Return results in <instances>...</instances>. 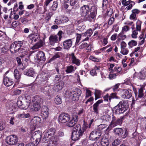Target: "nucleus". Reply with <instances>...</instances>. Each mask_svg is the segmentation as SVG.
Segmentation results:
<instances>
[{
    "instance_id": "1",
    "label": "nucleus",
    "mask_w": 146,
    "mask_h": 146,
    "mask_svg": "<svg viewBox=\"0 0 146 146\" xmlns=\"http://www.w3.org/2000/svg\"><path fill=\"white\" fill-rule=\"evenodd\" d=\"M78 119V116L73 115L72 118L70 119V115L67 113H62L60 114L58 117V122L60 123H66V125L69 127L74 126L77 123Z\"/></svg>"
},
{
    "instance_id": "2",
    "label": "nucleus",
    "mask_w": 146,
    "mask_h": 146,
    "mask_svg": "<svg viewBox=\"0 0 146 146\" xmlns=\"http://www.w3.org/2000/svg\"><path fill=\"white\" fill-rule=\"evenodd\" d=\"M56 130L53 128H50L47 130L45 132L43 141L44 143L48 142L50 140L54 139L55 136H54L56 132Z\"/></svg>"
},
{
    "instance_id": "3",
    "label": "nucleus",
    "mask_w": 146,
    "mask_h": 146,
    "mask_svg": "<svg viewBox=\"0 0 146 146\" xmlns=\"http://www.w3.org/2000/svg\"><path fill=\"white\" fill-rule=\"evenodd\" d=\"M124 101H121L113 109L114 112L116 114L123 113L126 110L127 108L124 105Z\"/></svg>"
},
{
    "instance_id": "4",
    "label": "nucleus",
    "mask_w": 146,
    "mask_h": 146,
    "mask_svg": "<svg viewBox=\"0 0 146 146\" xmlns=\"http://www.w3.org/2000/svg\"><path fill=\"white\" fill-rule=\"evenodd\" d=\"M68 94V96L67 97L72 101H77L79 99V97L81 94V92L80 89H76L73 91L69 92Z\"/></svg>"
},
{
    "instance_id": "5",
    "label": "nucleus",
    "mask_w": 146,
    "mask_h": 146,
    "mask_svg": "<svg viewBox=\"0 0 146 146\" xmlns=\"http://www.w3.org/2000/svg\"><path fill=\"white\" fill-rule=\"evenodd\" d=\"M62 31H60L56 35H51L49 38L50 44L52 45H54L55 43H58L60 41L62 37Z\"/></svg>"
},
{
    "instance_id": "6",
    "label": "nucleus",
    "mask_w": 146,
    "mask_h": 146,
    "mask_svg": "<svg viewBox=\"0 0 146 146\" xmlns=\"http://www.w3.org/2000/svg\"><path fill=\"white\" fill-rule=\"evenodd\" d=\"M85 128L81 127L76 131H73L72 135V139L74 141H76L79 139L82 135L83 133L85 131Z\"/></svg>"
},
{
    "instance_id": "7",
    "label": "nucleus",
    "mask_w": 146,
    "mask_h": 146,
    "mask_svg": "<svg viewBox=\"0 0 146 146\" xmlns=\"http://www.w3.org/2000/svg\"><path fill=\"white\" fill-rule=\"evenodd\" d=\"M31 139L35 140L36 142V146L40 141L42 136V133L39 130L34 132H31Z\"/></svg>"
},
{
    "instance_id": "8",
    "label": "nucleus",
    "mask_w": 146,
    "mask_h": 146,
    "mask_svg": "<svg viewBox=\"0 0 146 146\" xmlns=\"http://www.w3.org/2000/svg\"><path fill=\"white\" fill-rule=\"evenodd\" d=\"M18 139L17 136L14 135H10L7 136L6 139L7 143L10 145H13L17 143Z\"/></svg>"
},
{
    "instance_id": "9",
    "label": "nucleus",
    "mask_w": 146,
    "mask_h": 146,
    "mask_svg": "<svg viewBox=\"0 0 146 146\" xmlns=\"http://www.w3.org/2000/svg\"><path fill=\"white\" fill-rule=\"evenodd\" d=\"M13 43L16 49L18 51L20 50V52L21 53L23 56L27 54L26 51L24 50H22V48H21L23 44V41H15Z\"/></svg>"
},
{
    "instance_id": "10",
    "label": "nucleus",
    "mask_w": 146,
    "mask_h": 146,
    "mask_svg": "<svg viewBox=\"0 0 146 146\" xmlns=\"http://www.w3.org/2000/svg\"><path fill=\"white\" fill-rule=\"evenodd\" d=\"M36 57V60H37V61H36V62L38 63L40 62L42 63L44 62L46 60L45 54L42 51L38 52Z\"/></svg>"
},
{
    "instance_id": "11",
    "label": "nucleus",
    "mask_w": 146,
    "mask_h": 146,
    "mask_svg": "<svg viewBox=\"0 0 146 146\" xmlns=\"http://www.w3.org/2000/svg\"><path fill=\"white\" fill-rule=\"evenodd\" d=\"M142 22L139 20H138L136 23V29L134 30L131 34V36L133 38H136L138 34L137 31H140L141 29V25Z\"/></svg>"
},
{
    "instance_id": "12",
    "label": "nucleus",
    "mask_w": 146,
    "mask_h": 146,
    "mask_svg": "<svg viewBox=\"0 0 146 146\" xmlns=\"http://www.w3.org/2000/svg\"><path fill=\"white\" fill-rule=\"evenodd\" d=\"M64 85V82L60 81L57 83L56 85L51 86L53 92H58L62 89Z\"/></svg>"
},
{
    "instance_id": "13",
    "label": "nucleus",
    "mask_w": 146,
    "mask_h": 146,
    "mask_svg": "<svg viewBox=\"0 0 146 146\" xmlns=\"http://www.w3.org/2000/svg\"><path fill=\"white\" fill-rule=\"evenodd\" d=\"M101 135V133L96 131H93L90 133L89 137L90 139L92 140H98Z\"/></svg>"
},
{
    "instance_id": "14",
    "label": "nucleus",
    "mask_w": 146,
    "mask_h": 146,
    "mask_svg": "<svg viewBox=\"0 0 146 146\" xmlns=\"http://www.w3.org/2000/svg\"><path fill=\"white\" fill-rule=\"evenodd\" d=\"M97 7L95 6H92L91 9L90 13L87 18V20L90 21L91 19H93L96 17L97 14Z\"/></svg>"
},
{
    "instance_id": "15",
    "label": "nucleus",
    "mask_w": 146,
    "mask_h": 146,
    "mask_svg": "<svg viewBox=\"0 0 146 146\" xmlns=\"http://www.w3.org/2000/svg\"><path fill=\"white\" fill-rule=\"evenodd\" d=\"M90 11L89 7L88 5H84L80 9V13L82 16L85 17Z\"/></svg>"
},
{
    "instance_id": "16",
    "label": "nucleus",
    "mask_w": 146,
    "mask_h": 146,
    "mask_svg": "<svg viewBox=\"0 0 146 146\" xmlns=\"http://www.w3.org/2000/svg\"><path fill=\"white\" fill-rule=\"evenodd\" d=\"M121 2L122 4L124 6H126L129 5L124 9V12H126L127 11L131 9L132 8L133 5L132 4H131L132 2L131 1L129 0L127 1L126 0H121Z\"/></svg>"
},
{
    "instance_id": "17",
    "label": "nucleus",
    "mask_w": 146,
    "mask_h": 146,
    "mask_svg": "<svg viewBox=\"0 0 146 146\" xmlns=\"http://www.w3.org/2000/svg\"><path fill=\"white\" fill-rule=\"evenodd\" d=\"M69 56V58L73 64H74L77 66L80 65V60L76 57L74 53L70 54Z\"/></svg>"
},
{
    "instance_id": "18",
    "label": "nucleus",
    "mask_w": 146,
    "mask_h": 146,
    "mask_svg": "<svg viewBox=\"0 0 146 146\" xmlns=\"http://www.w3.org/2000/svg\"><path fill=\"white\" fill-rule=\"evenodd\" d=\"M48 109L46 106L42 108L41 110V115L44 119H46L48 116Z\"/></svg>"
},
{
    "instance_id": "19",
    "label": "nucleus",
    "mask_w": 146,
    "mask_h": 146,
    "mask_svg": "<svg viewBox=\"0 0 146 146\" xmlns=\"http://www.w3.org/2000/svg\"><path fill=\"white\" fill-rule=\"evenodd\" d=\"M41 122V118L38 117H34L30 122L31 125H33L34 128L36 126Z\"/></svg>"
},
{
    "instance_id": "20",
    "label": "nucleus",
    "mask_w": 146,
    "mask_h": 146,
    "mask_svg": "<svg viewBox=\"0 0 146 146\" xmlns=\"http://www.w3.org/2000/svg\"><path fill=\"white\" fill-rule=\"evenodd\" d=\"M50 88H51V86H47L41 87L40 90L44 94L49 96L50 95L51 93V90H50Z\"/></svg>"
},
{
    "instance_id": "21",
    "label": "nucleus",
    "mask_w": 146,
    "mask_h": 146,
    "mask_svg": "<svg viewBox=\"0 0 146 146\" xmlns=\"http://www.w3.org/2000/svg\"><path fill=\"white\" fill-rule=\"evenodd\" d=\"M72 39L66 40L63 42L64 48L65 49H68L72 46Z\"/></svg>"
},
{
    "instance_id": "22",
    "label": "nucleus",
    "mask_w": 146,
    "mask_h": 146,
    "mask_svg": "<svg viewBox=\"0 0 146 146\" xmlns=\"http://www.w3.org/2000/svg\"><path fill=\"white\" fill-rule=\"evenodd\" d=\"M3 82L4 85L7 87L10 86L13 84L12 80L7 77H4Z\"/></svg>"
},
{
    "instance_id": "23",
    "label": "nucleus",
    "mask_w": 146,
    "mask_h": 146,
    "mask_svg": "<svg viewBox=\"0 0 146 146\" xmlns=\"http://www.w3.org/2000/svg\"><path fill=\"white\" fill-rule=\"evenodd\" d=\"M35 71L32 68H30L25 70L24 74L27 76L33 77L35 74Z\"/></svg>"
},
{
    "instance_id": "24",
    "label": "nucleus",
    "mask_w": 146,
    "mask_h": 146,
    "mask_svg": "<svg viewBox=\"0 0 146 146\" xmlns=\"http://www.w3.org/2000/svg\"><path fill=\"white\" fill-rule=\"evenodd\" d=\"M29 37L31 40L35 42L40 38V36L39 33H35L30 35L29 36Z\"/></svg>"
},
{
    "instance_id": "25",
    "label": "nucleus",
    "mask_w": 146,
    "mask_h": 146,
    "mask_svg": "<svg viewBox=\"0 0 146 146\" xmlns=\"http://www.w3.org/2000/svg\"><path fill=\"white\" fill-rule=\"evenodd\" d=\"M21 74L17 69H15L14 71V76L15 79L17 80L15 84H18L19 80L21 78Z\"/></svg>"
},
{
    "instance_id": "26",
    "label": "nucleus",
    "mask_w": 146,
    "mask_h": 146,
    "mask_svg": "<svg viewBox=\"0 0 146 146\" xmlns=\"http://www.w3.org/2000/svg\"><path fill=\"white\" fill-rule=\"evenodd\" d=\"M21 98H20L17 101L16 105L18 106V107H19L22 109L25 110L27 109L29 106V103L28 104V105H27L26 106H25L23 104V102Z\"/></svg>"
},
{
    "instance_id": "27",
    "label": "nucleus",
    "mask_w": 146,
    "mask_h": 146,
    "mask_svg": "<svg viewBox=\"0 0 146 146\" xmlns=\"http://www.w3.org/2000/svg\"><path fill=\"white\" fill-rule=\"evenodd\" d=\"M138 78L140 80L146 79V70H141L138 74Z\"/></svg>"
},
{
    "instance_id": "28",
    "label": "nucleus",
    "mask_w": 146,
    "mask_h": 146,
    "mask_svg": "<svg viewBox=\"0 0 146 146\" xmlns=\"http://www.w3.org/2000/svg\"><path fill=\"white\" fill-rule=\"evenodd\" d=\"M132 96V94L131 92L126 90H124L123 93L122 95V97L124 99H129Z\"/></svg>"
},
{
    "instance_id": "29",
    "label": "nucleus",
    "mask_w": 146,
    "mask_h": 146,
    "mask_svg": "<svg viewBox=\"0 0 146 146\" xmlns=\"http://www.w3.org/2000/svg\"><path fill=\"white\" fill-rule=\"evenodd\" d=\"M42 99L39 96L36 95L33 97L32 99V101L35 103H39L42 102Z\"/></svg>"
},
{
    "instance_id": "30",
    "label": "nucleus",
    "mask_w": 146,
    "mask_h": 146,
    "mask_svg": "<svg viewBox=\"0 0 146 146\" xmlns=\"http://www.w3.org/2000/svg\"><path fill=\"white\" fill-rule=\"evenodd\" d=\"M43 41L42 40H40L32 47V50H34L39 48L43 46Z\"/></svg>"
},
{
    "instance_id": "31",
    "label": "nucleus",
    "mask_w": 146,
    "mask_h": 146,
    "mask_svg": "<svg viewBox=\"0 0 146 146\" xmlns=\"http://www.w3.org/2000/svg\"><path fill=\"white\" fill-rule=\"evenodd\" d=\"M92 30L90 29L88 30L84 34L83 36H86V38L83 41H86L90 37L92 34Z\"/></svg>"
},
{
    "instance_id": "32",
    "label": "nucleus",
    "mask_w": 146,
    "mask_h": 146,
    "mask_svg": "<svg viewBox=\"0 0 146 146\" xmlns=\"http://www.w3.org/2000/svg\"><path fill=\"white\" fill-rule=\"evenodd\" d=\"M46 146H56L58 144V140L56 139L50 140Z\"/></svg>"
},
{
    "instance_id": "33",
    "label": "nucleus",
    "mask_w": 146,
    "mask_h": 146,
    "mask_svg": "<svg viewBox=\"0 0 146 146\" xmlns=\"http://www.w3.org/2000/svg\"><path fill=\"white\" fill-rule=\"evenodd\" d=\"M76 67H74L72 65L67 66L66 67V72L67 73H71L74 72L76 69Z\"/></svg>"
},
{
    "instance_id": "34",
    "label": "nucleus",
    "mask_w": 146,
    "mask_h": 146,
    "mask_svg": "<svg viewBox=\"0 0 146 146\" xmlns=\"http://www.w3.org/2000/svg\"><path fill=\"white\" fill-rule=\"evenodd\" d=\"M101 143L102 146H108L109 143L108 139L103 138L102 139Z\"/></svg>"
},
{
    "instance_id": "35",
    "label": "nucleus",
    "mask_w": 146,
    "mask_h": 146,
    "mask_svg": "<svg viewBox=\"0 0 146 146\" xmlns=\"http://www.w3.org/2000/svg\"><path fill=\"white\" fill-rule=\"evenodd\" d=\"M99 70V68L96 66H95L94 69L91 70L90 72V74L92 76H96L97 75V71H98Z\"/></svg>"
},
{
    "instance_id": "36",
    "label": "nucleus",
    "mask_w": 146,
    "mask_h": 146,
    "mask_svg": "<svg viewBox=\"0 0 146 146\" xmlns=\"http://www.w3.org/2000/svg\"><path fill=\"white\" fill-rule=\"evenodd\" d=\"M113 131L115 134L117 135H119L123 134V130L121 128H116L113 129Z\"/></svg>"
},
{
    "instance_id": "37",
    "label": "nucleus",
    "mask_w": 146,
    "mask_h": 146,
    "mask_svg": "<svg viewBox=\"0 0 146 146\" xmlns=\"http://www.w3.org/2000/svg\"><path fill=\"white\" fill-rule=\"evenodd\" d=\"M111 117L109 115L107 114L102 116L101 119L104 121H109L111 120Z\"/></svg>"
},
{
    "instance_id": "38",
    "label": "nucleus",
    "mask_w": 146,
    "mask_h": 146,
    "mask_svg": "<svg viewBox=\"0 0 146 146\" xmlns=\"http://www.w3.org/2000/svg\"><path fill=\"white\" fill-rule=\"evenodd\" d=\"M18 107L15 103L12 104L10 106L9 110L11 111H16Z\"/></svg>"
},
{
    "instance_id": "39",
    "label": "nucleus",
    "mask_w": 146,
    "mask_h": 146,
    "mask_svg": "<svg viewBox=\"0 0 146 146\" xmlns=\"http://www.w3.org/2000/svg\"><path fill=\"white\" fill-rule=\"evenodd\" d=\"M10 51L12 53H15L18 51L13 43L10 47Z\"/></svg>"
},
{
    "instance_id": "40",
    "label": "nucleus",
    "mask_w": 146,
    "mask_h": 146,
    "mask_svg": "<svg viewBox=\"0 0 146 146\" xmlns=\"http://www.w3.org/2000/svg\"><path fill=\"white\" fill-rule=\"evenodd\" d=\"M33 110L35 111H38L40 108V104L39 103H34L33 106Z\"/></svg>"
},
{
    "instance_id": "41",
    "label": "nucleus",
    "mask_w": 146,
    "mask_h": 146,
    "mask_svg": "<svg viewBox=\"0 0 146 146\" xmlns=\"http://www.w3.org/2000/svg\"><path fill=\"white\" fill-rule=\"evenodd\" d=\"M95 94V100H96L98 98L100 97L102 94V92L100 90H96Z\"/></svg>"
},
{
    "instance_id": "42",
    "label": "nucleus",
    "mask_w": 146,
    "mask_h": 146,
    "mask_svg": "<svg viewBox=\"0 0 146 146\" xmlns=\"http://www.w3.org/2000/svg\"><path fill=\"white\" fill-rule=\"evenodd\" d=\"M137 44V42L134 40H131L128 43V45L130 48L136 46Z\"/></svg>"
},
{
    "instance_id": "43",
    "label": "nucleus",
    "mask_w": 146,
    "mask_h": 146,
    "mask_svg": "<svg viewBox=\"0 0 146 146\" xmlns=\"http://www.w3.org/2000/svg\"><path fill=\"white\" fill-rule=\"evenodd\" d=\"M123 32L121 31L120 33H119L118 36L119 39H121L122 40H124L126 38V36L124 34Z\"/></svg>"
},
{
    "instance_id": "44",
    "label": "nucleus",
    "mask_w": 146,
    "mask_h": 146,
    "mask_svg": "<svg viewBox=\"0 0 146 146\" xmlns=\"http://www.w3.org/2000/svg\"><path fill=\"white\" fill-rule=\"evenodd\" d=\"M94 112L96 114L99 113V106L94 104L93 106Z\"/></svg>"
},
{
    "instance_id": "45",
    "label": "nucleus",
    "mask_w": 146,
    "mask_h": 146,
    "mask_svg": "<svg viewBox=\"0 0 146 146\" xmlns=\"http://www.w3.org/2000/svg\"><path fill=\"white\" fill-rule=\"evenodd\" d=\"M129 52V50L128 48H124L121 49L120 53L123 55H126Z\"/></svg>"
},
{
    "instance_id": "46",
    "label": "nucleus",
    "mask_w": 146,
    "mask_h": 146,
    "mask_svg": "<svg viewBox=\"0 0 146 146\" xmlns=\"http://www.w3.org/2000/svg\"><path fill=\"white\" fill-rule=\"evenodd\" d=\"M54 101L57 104H60L62 103L61 99L59 96H57L55 99Z\"/></svg>"
},
{
    "instance_id": "47",
    "label": "nucleus",
    "mask_w": 146,
    "mask_h": 146,
    "mask_svg": "<svg viewBox=\"0 0 146 146\" xmlns=\"http://www.w3.org/2000/svg\"><path fill=\"white\" fill-rule=\"evenodd\" d=\"M130 29V28L129 26L125 25L122 27L121 31L124 33H126L129 31Z\"/></svg>"
},
{
    "instance_id": "48",
    "label": "nucleus",
    "mask_w": 146,
    "mask_h": 146,
    "mask_svg": "<svg viewBox=\"0 0 146 146\" xmlns=\"http://www.w3.org/2000/svg\"><path fill=\"white\" fill-rule=\"evenodd\" d=\"M133 23L132 21H127L124 23V24L127 25L128 26L131 25V29L132 30L134 28V25L133 24Z\"/></svg>"
},
{
    "instance_id": "49",
    "label": "nucleus",
    "mask_w": 146,
    "mask_h": 146,
    "mask_svg": "<svg viewBox=\"0 0 146 146\" xmlns=\"http://www.w3.org/2000/svg\"><path fill=\"white\" fill-rule=\"evenodd\" d=\"M111 97L108 94H107L105 96L103 97L104 100L105 101L110 102L111 100Z\"/></svg>"
},
{
    "instance_id": "50",
    "label": "nucleus",
    "mask_w": 146,
    "mask_h": 146,
    "mask_svg": "<svg viewBox=\"0 0 146 146\" xmlns=\"http://www.w3.org/2000/svg\"><path fill=\"white\" fill-rule=\"evenodd\" d=\"M8 47L6 46L1 47L0 48V52L4 53L6 52L8 49Z\"/></svg>"
},
{
    "instance_id": "51",
    "label": "nucleus",
    "mask_w": 146,
    "mask_h": 146,
    "mask_svg": "<svg viewBox=\"0 0 146 146\" xmlns=\"http://www.w3.org/2000/svg\"><path fill=\"white\" fill-rule=\"evenodd\" d=\"M144 95L143 93V88L141 87L139 90V94L138 97L141 98L143 97Z\"/></svg>"
},
{
    "instance_id": "52",
    "label": "nucleus",
    "mask_w": 146,
    "mask_h": 146,
    "mask_svg": "<svg viewBox=\"0 0 146 146\" xmlns=\"http://www.w3.org/2000/svg\"><path fill=\"white\" fill-rule=\"evenodd\" d=\"M71 6H74L77 3L78 0H68Z\"/></svg>"
},
{
    "instance_id": "53",
    "label": "nucleus",
    "mask_w": 146,
    "mask_h": 146,
    "mask_svg": "<svg viewBox=\"0 0 146 146\" xmlns=\"http://www.w3.org/2000/svg\"><path fill=\"white\" fill-rule=\"evenodd\" d=\"M107 125L105 124H102L99 125L98 127V129L100 130H101L105 128L106 127Z\"/></svg>"
},
{
    "instance_id": "54",
    "label": "nucleus",
    "mask_w": 146,
    "mask_h": 146,
    "mask_svg": "<svg viewBox=\"0 0 146 146\" xmlns=\"http://www.w3.org/2000/svg\"><path fill=\"white\" fill-rule=\"evenodd\" d=\"M91 96V91L88 89L87 88H86V98H88L89 97Z\"/></svg>"
},
{
    "instance_id": "55",
    "label": "nucleus",
    "mask_w": 146,
    "mask_h": 146,
    "mask_svg": "<svg viewBox=\"0 0 146 146\" xmlns=\"http://www.w3.org/2000/svg\"><path fill=\"white\" fill-rule=\"evenodd\" d=\"M65 28L68 31L72 30L74 28V25L72 24L69 25L65 26Z\"/></svg>"
},
{
    "instance_id": "56",
    "label": "nucleus",
    "mask_w": 146,
    "mask_h": 146,
    "mask_svg": "<svg viewBox=\"0 0 146 146\" xmlns=\"http://www.w3.org/2000/svg\"><path fill=\"white\" fill-rule=\"evenodd\" d=\"M19 23L18 21H15L12 22V26L13 28H15L19 25Z\"/></svg>"
},
{
    "instance_id": "57",
    "label": "nucleus",
    "mask_w": 146,
    "mask_h": 146,
    "mask_svg": "<svg viewBox=\"0 0 146 146\" xmlns=\"http://www.w3.org/2000/svg\"><path fill=\"white\" fill-rule=\"evenodd\" d=\"M5 127V124L0 120V131L4 130Z\"/></svg>"
},
{
    "instance_id": "58",
    "label": "nucleus",
    "mask_w": 146,
    "mask_h": 146,
    "mask_svg": "<svg viewBox=\"0 0 146 146\" xmlns=\"http://www.w3.org/2000/svg\"><path fill=\"white\" fill-rule=\"evenodd\" d=\"M89 59L92 61L95 62H98L100 61V59L92 56H90L89 57Z\"/></svg>"
},
{
    "instance_id": "59",
    "label": "nucleus",
    "mask_w": 146,
    "mask_h": 146,
    "mask_svg": "<svg viewBox=\"0 0 146 146\" xmlns=\"http://www.w3.org/2000/svg\"><path fill=\"white\" fill-rule=\"evenodd\" d=\"M138 51V52H140V53L142 51V48L139 46L135 48L134 50V52H135Z\"/></svg>"
},
{
    "instance_id": "60",
    "label": "nucleus",
    "mask_w": 146,
    "mask_h": 146,
    "mask_svg": "<svg viewBox=\"0 0 146 146\" xmlns=\"http://www.w3.org/2000/svg\"><path fill=\"white\" fill-rule=\"evenodd\" d=\"M132 13L136 16V15L139 14L140 12V10L137 9H133L131 11Z\"/></svg>"
},
{
    "instance_id": "61",
    "label": "nucleus",
    "mask_w": 146,
    "mask_h": 146,
    "mask_svg": "<svg viewBox=\"0 0 146 146\" xmlns=\"http://www.w3.org/2000/svg\"><path fill=\"white\" fill-rule=\"evenodd\" d=\"M85 27L86 26L84 25L78 26L77 28V29L80 31H82L84 29Z\"/></svg>"
},
{
    "instance_id": "62",
    "label": "nucleus",
    "mask_w": 146,
    "mask_h": 146,
    "mask_svg": "<svg viewBox=\"0 0 146 146\" xmlns=\"http://www.w3.org/2000/svg\"><path fill=\"white\" fill-rule=\"evenodd\" d=\"M58 6V4L57 2L56 1H54L53 2V5L52 6V9L54 10H55Z\"/></svg>"
},
{
    "instance_id": "63",
    "label": "nucleus",
    "mask_w": 146,
    "mask_h": 146,
    "mask_svg": "<svg viewBox=\"0 0 146 146\" xmlns=\"http://www.w3.org/2000/svg\"><path fill=\"white\" fill-rule=\"evenodd\" d=\"M129 19L134 21H135L137 19L136 16L132 13L131 14L130 16Z\"/></svg>"
},
{
    "instance_id": "64",
    "label": "nucleus",
    "mask_w": 146,
    "mask_h": 146,
    "mask_svg": "<svg viewBox=\"0 0 146 146\" xmlns=\"http://www.w3.org/2000/svg\"><path fill=\"white\" fill-rule=\"evenodd\" d=\"M114 21V19L113 17H111L109 19L108 24L109 25H112Z\"/></svg>"
}]
</instances>
